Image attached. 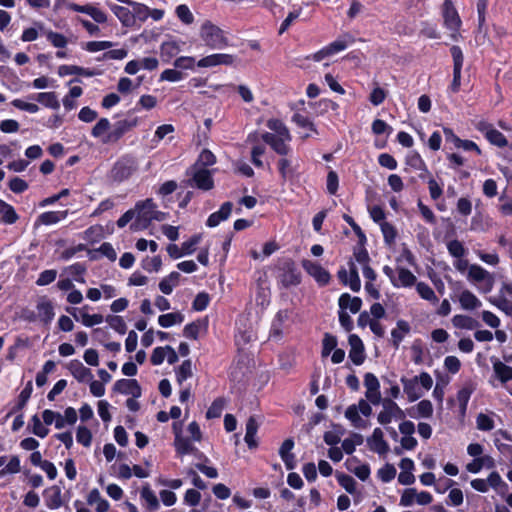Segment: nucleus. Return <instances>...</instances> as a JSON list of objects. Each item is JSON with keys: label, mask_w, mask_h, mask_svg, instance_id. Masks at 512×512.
I'll return each mask as SVG.
<instances>
[{"label": "nucleus", "mask_w": 512, "mask_h": 512, "mask_svg": "<svg viewBox=\"0 0 512 512\" xmlns=\"http://www.w3.org/2000/svg\"><path fill=\"white\" fill-rule=\"evenodd\" d=\"M200 37L211 49H223L228 45L224 31L210 21L202 24Z\"/></svg>", "instance_id": "f257e3e1"}, {"label": "nucleus", "mask_w": 512, "mask_h": 512, "mask_svg": "<svg viewBox=\"0 0 512 512\" xmlns=\"http://www.w3.org/2000/svg\"><path fill=\"white\" fill-rule=\"evenodd\" d=\"M186 175L190 178L187 184L203 191H209L214 187L212 171L207 168L190 167L186 171Z\"/></svg>", "instance_id": "f03ea898"}, {"label": "nucleus", "mask_w": 512, "mask_h": 512, "mask_svg": "<svg viewBox=\"0 0 512 512\" xmlns=\"http://www.w3.org/2000/svg\"><path fill=\"white\" fill-rule=\"evenodd\" d=\"M137 169V160L132 156H125L115 164L113 177L118 181H123L128 179Z\"/></svg>", "instance_id": "7ed1b4c3"}, {"label": "nucleus", "mask_w": 512, "mask_h": 512, "mask_svg": "<svg viewBox=\"0 0 512 512\" xmlns=\"http://www.w3.org/2000/svg\"><path fill=\"white\" fill-rule=\"evenodd\" d=\"M433 498L429 492L422 491L418 493L414 488L405 489L400 498V505L404 507H409L414 504V502L419 505H428L432 502Z\"/></svg>", "instance_id": "20e7f679"}, {"label": "nucleus", "mask_w": 512, "mask_h": 512, "mask_svg": "<svg viewBox=\"0 0 512 512\" xmlns=\"http://www.w3.org/2000/svg\"><path fill=\"white\" fill-rule=\"evenodd\" d=\"M137 123V119L117 121L113 125L112 130L102 138V143L108 144L117 142L126 132L135 127Z\"/></svg>", "instance_id": "39448f33"}, {"label": "nucleus", "mask_w": 512, "mask_h": 512, "mask_svg": "<svg viewBox=\"0 0 512 512\" xmlns=\"http://www.w3.org/2000/svg\"><path fill=\"white\" fill-rule=\"evenodd\" d=\"M303 269L315 279L319 285H326L330 281L329 272L324 269L320 264L311 260L304 259L301 262Z\"/></svg>", "instance_id": "423d86ee"}, {"label": "nucleus", "mask_w": 512, "mask_h": 512, "mask_svg": "<svg viewBox=\"0 0 512 512\" xmlns=\"http://www.w3.org/2000/svg\"><path fill=\"white\" fill-rule=\"evenodd\" d=\"M364 385L366 387V399L373 405H379L382 397L380 393V383L377 377L372 373H366L364 376Z\"/></svg>", "instance_id": "0eeeda50"}, {"label": "nucleus", "mask_w": 512, "mask_h": 512, "mask_svg": "<svg viewBox=\"0 0 512 512\" xmlns=\"http://www.w3.org/2000/svg\"><path fill=\"white\" fill-rule=\"evenodd\" d=\"M261 138L279 155L286 156L291 151V148L288 145L291 139H285L283 136H277L270 132L263 133Z\"/></svg>", "instance_id": "6e6552de"}, {"label": "nucleus", "mask_w": 512, "mask_h": 512, "mask_svg": "<svg viewBox=\"0 0 512 512\" xmlns=\"http://www.w3.org/2000/svg\"><path fill=\"white\" fill-rule=\"evenodd\" d=\"M280 281L284 287L297 286L301 282V274L292 261L286 262L280 275Z\"/></svg>", "instance_id": "1a4fd4ad"}, {"label": "nucleus", "mask_w": 512, "mask_h": 512, "mask_svg": "<svg viewBox=\"0 0 512 512\" xmlns=\"http://www.w3.org/2000/svg\"><path fill=\"white\" fill-rule=\"evenodd\" d=\"M115 392L132 395L134 398L141 396V387L135 379H120L113 386Z\"/></svg>", "instance_id": "9d476101"}, {"label": "nucleus", "mask_w": 512, "mask_h": 512, "mask_svg": "<svg viewBox=\"0 0 512 512\" xmlns=\"http://www.w3.org/2000/svg\"><path fill=\"white\" fill-rule=\"evenodd\" d=\"M234 56L230 54H212L203 57L197 62L198 67H214L218 65H232L234 63Z\"/></svg>", "instance_id": "9b49d317"}, {"label": "nucleus", "mask_w": 512, "mask_h": 512, "mask_svg": "<svg viewBox=\"0 0 512 512\" xmlns=\"http://www.w3.org/2000/svg\"><path fill=\"white\" fill-rule=\"evenodd\" d=\"M367 443L370 449L380 455L386 454L389 451V445L384 440V433L381 428H375L372 435L367 438Z\"/></svg>", "instance_id": "f8f14e48"}, {"label": "nucleus", "mask_w": 512, "mask_h": 512, "mask_svg": "<svg viewBox=\"0 0 512 512\" xmlns=\"http://www.w3.org/2000/svg\"><path fill=\"white\" fill-rule=\"evenodd\" d=\"M443 17L447 28L454 31L458 30L461 20L451 0H445L443 4Z\"/></svg>", "instance_id": "ddd939ff"}, {"label": "nucleus", "mask_w": 512, "mask_h": 512, "mask_svg": "<svg viewBox=\"0 0 512 512\" xmlns=\"http://www.w3.org/2000/svg\"><path fill=\"white\" fill-rule=\"evenodd\" d=\"M349 344L351 347L349 358L355 365L362 364L365 359L362 340L357 335L352 334L349 336Z\"/></svg>", "instance_id": "4468645a"}, {"label": "nucleus", "mask_w": 512, "mask_h": 512, "mask_svg": "<svg viewBox=\"0 0 512 512\" xmlns=\"http://www.w3.org/2000/svg\"><path fill=\"white\" fill-rule=\"evenodd\" d=\"M67 369L79 382H88L93 379L91 370L85 367L79 360H72L68 363Z\"/></svg>", "instance_id": "2eb2a0df"}, {"label": "nucleus", "mask_w": 512, "mask_h": 512, "mask_svg": "<svg viewBox=\"0 0 512 512\" xmlns=\"http://www.w3.org/2000/svg\"><path fill=\"white\" fill-rule=\"evenodd\" d=\"M401 383L403 384L404 392L407 394L408 400L410 402H414L422 397L423 392L419 387L418 377H414L412 379L402 377Z\"/></svg>", "instance_id": "dca6fc26"}, {"label": "nucleus", "mask_w": 512, "mask_h": 512, "mask_svg": "<svg viewBox=\"0 0 512 512\" xmlns=\"http://www.w3.org/2000/svg\"><path fill=\"white\" fill-rule=\"evenodd\" d=\"M491 362L493 365L494 375L502 384L512 380V367L504 364L495 357L491 358Z\"/></svg>", "instance_id": "f3484780"}, {"label": "nucleus", "mask_w": 512, "mask_h": 512, "mask_svg": "<svg viewBox=\"0 0 512 512\" xmlns=\"http://www.w3.org/2000/svg\"><path fill=\"white\" fill-rule=\"evenodd\" d=\"M111 10L123 26L132 27L135 25V14H133V11H131L129 8L119 5H112Z\"/></svg>", "instance_id": "a211bd4d"}, {"label": "nucleus", "mask_w": 512, "mask_h": 512, "mask_svg": "<svg viewBox=\"0 0 512 512\" xmlns=\"http://www.w3.org/2000/svg\"><path fill=\"white\" fill-rule=\"evenodd\" d=\"M155 204L152 199H146L145 201L138 202L135 206V213L137 212L136 221L131 224L130 229L137 231L140 227V222L143 221V214L154 211Z\"/></svg>", "instance_id": "6ab92c4d"}, {"label": "nucleus", "mask_w": 512, "mask_h": 512, "mask_svg": "<svg viewBox=\"0 0 512 512\" xmlns=\"http://www.w3.org/2000/svg\"><path fill=\"white\" fill-rule=\"evenodd\" d=\"M233 204L231 202H225L220 207L219 211L212 213L208 220L207 225L209 227H216L221 221L226 220L232 212Z\"/></svg>", "instance_id": "aec40b11"}, {"label": "nucleus", "mask_w": 512, "mask_h": 512, "mask_svg": "<svg viewBox=\"0 0 512 512\" xmlns=\"http://www.w3.org/2000/svg\"><path fill=\"white\" fill-rule=\"evenodd\" d=\"M258 428L259 424L256 421L255 417H249V419L246 422V434L244 440L250 449H255L258 446V441L256 440Z\"/></svg>", "instance_id": "412c9836"}, {"label": "nucleus", "mask_w": 512, "mask_h": 512, "mask_svg": "<svg viewBox=\"0 0 512 512\" xmlns=\"http://www.w3.org/2000/svg\"><path fill=\"white\" fill-rule=\"evenodd\" d=\"M38 317L45 324H48L54 318V307L52 302L46 298H41L37 303Z\"/></svg>", "instance_id": "4be33fe9"}, {"label": "nucleus", "mask_w": 512, "mask_h": 512, "mask_svg": "<svg viewBox=\"0 0 512 512\" xmlns=\"http://www.w3.org/2000/svg\"><path fill=\"white\" fill-rule=\"evenodd\" d=\"M338 304L340 309H349L351 313L356 314L361 309L362 300L359 297H351L350 294L344 293L340 296Z\"/></svg>", "instance_id": "5701e85b"}, {"label": "nucleus", "mask_w": 512, "mask_h": 512, "mask_svg": "<svg viewBox=\"0 0 512 512\" xmlns=\"http://www.w3.org/2000/svg\"><path fill=\"white\" fill-rule=\"evenodd\" d=\"M382 410L378 414L377 421L381 425H388L393 420V400L391 398L381 399Z\"/></svg>", "instance_id": "b1692460"}, {"label": "nucleus", "mask_w": 512, "mask_h": 512, "mask_svg": "<svg viewBox=\"0 0 512 512\" xmlns=\"http://www.w3.org/2000/svg\"><path fill=\"white\" fill-rule=\"evenodd\" d=\"M140 497L145 502L149 510H157L160 507L159 500L148 484L144 485L140 491Z\"/></svg>", "instance_id": "393cba45"}, {"label": "nucleus", "mask_w": 512, "mask_h": 512, "mask_svg": "<svg viewBox=\"0 0 512 512\" xmlns=\"http://www.w3.org/2000/svg\"><path fill=\"white\" fill-rule=\"evenodd\" d=\"M87 503L89 505H95L97 512H107L109 509V503L107 500L102 498L98 489H92L87 496Z\"/></svg>", "instance_id": "a878e982"}, {"label": "nucleus", "mask_w": 512, "mask_h": 512, "mask_svg": "<svg viewBox=\"0 0 512 512\" xmlns=\"http://www.w3.org/2000/svg\"><path fill=\"white\" fill-rule=\"evenodd\" d=\"M58 74L60 76H66V75H82L86 77H92L97 75L96 72L76 66V65H61L58 68Z\"/></svg>", "instance_id": "bb28decb"}, {"label": "nucleus", "mask_w": 512, "mask_h": 512, "mask_svg": "<svg viewBox=\"0 0 512 512\" xmlns=\"http://www.w3.org/2000/svg\"><path fill=\"white\" fill-rule=\"evenodd\" d=\"M174 446H175L176 452L179 455H186V454L198 452V449L191 444L189 439L184 438L179 433H177V437H175Z\"/></svg>", "instance_id": "cd10ccee"}, {"label": "nucleus", "mask_w": 512, "mask_h": 512, "mask_svg": "<svg viewBox=\"0 0 512 512\" xmlns=\"http://www.w3.org/2000/svg\"><path fill=\"white\" fill-rule=\"evenodd\" d=\"M181 51L180 46L175 41H167L162 43L160 47V55L163 61L169 62Z\"/></svg>", "instance_id": "c85d7f7f"}, {"label": "nucleus", "mask_w": 512, "mask_h": 512, "mask_svg": "<svg viewBox=\"0 0 512 512\" xmlns=\"http://www.w3.org/2000/svg\"><path fill=\"white\" fill-rule=\"evenodd\" d=\"M493 277L487 270L482 268L479 265L473 264L470 265L468 271V279L473 282H485L486 280Z\"/></svg>", "instance_id": "c756f323"}, {"label": "nucleus", "mask_w": 512, "mask_h": 512, "mask_svg": "<svg viewBox=\"0 0 512 512\" xmlns=\"http://www.w3.org/2000/svg\"><path fill=\"white\" fill-rule=\"evenodd\" d=\"M68 215V211H49L42 213L38 220L44 225H52L64 220Z\"/></svg>", "instance_id": "7c9ffc66"}, {"label": "nucleus", "mask_w": 512, "mask_h": 512, "mask_svg": "<svg viewBox=\"0 0 512 512\" xmlns=\"http://www.w3.org/2000/svg\"><path fill=\"white\" fill-rule=\"evenodd\" d=\"M0 217L1 221L6 224H13L18 220L14 208L0 199Z\"/></svg>", "instance_id": "2f4dec72"}, {"label": "nucleus", "mask_w": 512, "mask_h": 512, "mask_svg": "<svg viewBox=\"0 0 512 512\" xmlns=\"http://www.w3.org/2000/svg\"><path fill=\"white\" fill-rule=\"evenodd\" d=\"M461 306L467 310H473L481 306L478 298L469 290H465L459 297Z\"/></svg>", "instance_id": "473e14b6"}, {"label": "nucleus", "mask_w": 512, "mask_h": 512, "mask_svg": "<svg viewBox=\"0 0 512 512\" xmlns=\"http://www.w3.org/2000/svg\"><path fill=\"white\" fill-rule=\"evenodd\" d=\"M180 279V273L178 272H172L169 276L162 279L159 283V289L164 294H171L173 291V287L178 284Z\"/></svg>", "instance_id": "72a5a7b5"}, {"label": "nucleus", "mask_w": 512, "mask_h": 512, "mask_svg": "<svg viewBox=\"0 0 512 512\" xmlns=\"http://www.w3.org/2000/svg\"><path fill=\"white\" fill-rule=\"evenodd\" d=\"M489 302L503 311L506 315L512 317V300L507 296L490 297Z\"/></svg>", "instance_id": "f704fd0d"}, {"label": "nucleus", "mask_w": 512, "mask_h": 512, "mask_svg": "<svg viewBox=\"0 0 512 512\" xmlns=\"http://www.w3.org/2000/svg\"><path fill=\"white\" fill-rule=\"evenodd\" d=\"M267 127L277 136H283L285 139H291V134L286 125L279 119H269Z\"/></svg>", "instance_id": "c9c22d12"}, {"label": "nucleus", "mask_w": 512, "mask_h": 512, "mask_svg": "<svg viewBox=\"0 0 512 512\" xmlns=\"http://www.w3.org/2000/svg\"><path fill=\"white\" fill-rule=\"evenodd\" d=\"M36 100L42 105L52 109H58L60 107L59 101L54 92L38 93L36 96Z\"/></svg>", "instance_id": "e433bc0d"}, {"label": "nucleus", "mask_w": 512, "mask_h": 512, "mask_svg": "<svg viewBox=\"0 0 512 512\" xmlns=\"http://www.w3.org/2000/svg\"><path fill=\"white\" fill-rule=\"evenodd\" d=\"M215 163V155L210 150L203 149L198 156L197 161L192 165V167L207 168L208 166H212Z\"/></svg>", "instance_id": "4c0bfd02"}, {"label": "nucleus", "mask_w": 512, "mask_h": 512, "mask_svg": "<svg viewBox=\"0 0 512 512\" xmlns=\"http://www.w3.org/2000/svg\"><path fill=\"white\" fill-rule=\"evenodd\" d=\"M345 417L351 421L355 428H365L366 422L359 416L358 408L355 404L350 405L345 411Z\"/></svg>", "instance_id": "58836bf2"}, {"label": "nucleus", "mask_w": 512, "mask_h": 512, "mask_svg": "<svg viewBox=\"0 0 512 512\" xmlns=\"http://www.w3.org/2000/svg\"><path fill=\"white\" fill-rule=\"evenodd\" d=\"M183 321H184V316L179 312L163 314V315H160L158 318V322H159L160 326H162L164 328H168L177 323L180 324Z\"/></svg>", "instance_id": "ea45409f"}, {"label": "nucleus", "mask_w": 512, "mask_h": 512, "mask_svg": "<svg viewBox=\"0 0 512 512\" xmlns=\"http://www.w3.org/2000/svg\"><path fill=\"white\" fill-rule=\"evenodd\" d=\"M416 290L421 298L436 304L438 302V297L436 296L434 290L426 283L419 282L416 285Z\"/></svg>", "instance_id": "a19ab883"}, {"label": "nucleus", "mask_w": 512, "mask_h": 512, "mask_svg": "<svg viewBox=\"0 0 512 512\" xmlns=\"http://www.w3.org/2000/svg\"><path fill=\"white\" fill-rule=\"evenodd\" d=\"M192 362L191 360H185L182 362L178 370L176 371V379L179 385H182L184 381L192 377Z\"/></svg>", "instance_id": "79ce46f5"}, {"label": "nucleus", "mask_w": 512, "mask_h": 512, "mask_svg": "<svg viewBox=\"0 0 512 512\" xmlns=\"http://www.w3.org/2000/svg\"><path fill=\"white\" fill-rule=\"evenodd\" d=\"M226 405V400L224 398H217L215 399L211 406L208 408L206 412V417L208 419H214L221 416L222 411Z\"/></svg>", "instance_id": "37998d69"}, {"label": "nucleus", "mask_w": 512, "mask_h": 512, "mask_svg": "<svg viewBox=\"0 0 512 512\" xmlns=\"http://www.w3.org/2000/svg\"><path fill=\"white\" fill-rule=\"evenodd\" d=\"M352 291L358 292L361 288V282L358 275L357 268L355 264L350 261L349 262V275H348V284Z\"/></svg>", "instance_id": "c03bdc74"}, {"label": "nucleus", "mask_w": 512, "mask_h": 512, "mask_svg": "<svg viewBox=\"0 0 512 512\" xmlns=\"http://www.w3.org/2000/svg\"><path fill=\"white\" fill-rule=\"evenodd\" d=\"M415 409L417 414H412L413 417L430 418L433 414V405L429 400L420 401Z\"/></svg>", "instance_id": "a18cd8bd"}, {"label": "nucleus", "mask_w": 512, "mask_h": 512, "mask_svg": "<svg viewBox=\"0 0 512 512\" xmlns=\"http://www.w3.org/2000/svg\"><path fill=\"white\" fill-rule=\"evenodd\" d=\"M380 226L385 243L388 245H392L397 236V231L395 227L388 222H382Z\"/></svg>", "instance_id": "49530a36"}, {"label": "nucleus", "mask_w": 512, "mask_h": 512, "mask_svg": "<svg viewBox=\"0 0 512 512\" xmlns=\"http://www.w3.org/2000/svg\"><path fill=\"white\" fill-rule=\"evenodd\" d=\"M452 322L455 327L464 329H473L477 325V322L473 318L465 315H455Z\"/></svg>", "instance_id": "de8ad7c7"}, {"label": "nucleus", "mask_w": 512, "mask_h": 512, "mask_svg": "<svg viewBox=\"0 0 512 512\" xmlns=\"http://www.w3.org/2000/svg\"><path fill=\"white\" fill-rule=\"evenodd\" d=\"M473 387L465 386L457 393V401L459 403L461 411L464 413L467 408L468 401L473 393Z\"/></svg>", "instance_id": "09e8293b"}, {"label": "nucleus", "mask_w": 512, "mask_h": 512, "mask_svg": "<svg viewBox=\"0 0 512 512\" xmlns=\"http://www.w3.org/2000/svg\"><path fill=\"white\" fill-rule=\"evenodd\" d=\"M337 339L335 336L325 333L322 341V356H328L333 350L336 349Z\"/></svg>", "instance_id": "8fccbe9b"}, {"label": "nucleus", "mask_w": 512, "mask_h": 512, "mask_svg": "<svg viewBox=\"0 0 512 512\" xmlns=\"http://www.w3.org/2000/svg\"><path fill=\"white\" fill-rule=\"evenodd\" d=\"M487 140L498 147H505L507 145L506 137L495 128L487 132Z\"/></svg>", "instance_id": "3c124183"}, {"label": "nucleus", "mask_w": 512, "mask_h": 512, "mask_svg": "<svg viewBox=\"0 0 512 512\" xmlns=\"http://www.w3.org/2000/svg\"><path fill=\"white\" fill-rule=\"evenodd\" d=\"M133 14H135V21L138 19L141 22H144L148 19L150 14V8L145 4L134 2L132 5Z\"/></svg>", "instance_id": "603ef678"}, {"label": "nucleus", "mask_w": 512, "mask_h": 512, "mask_svg": "<svg viewBox=\"0 0 512 512\" xmlns=\"http://www.w3.org/2000/svg\"><path fill=\"white\" fill-rule=\"evenodd\" d=\"M448 252L455 258H463L466 254V249L463 244L458 240H451L447 244Z\"/></svg>", "instance_id": "864d4df0"}, {"label": "nucleus", "mask_w": 512, "mask_h": 512, "mask_svg": "<svg viewBox=\"0 0 512 512\" xmlns=\"http://www.w3.org/2000/svg\"><path fill=\"white\" fill-rule=\"evenodd\" d=\"M176 15L186 25L192 24L194 21L193 14L185 4L177 6Z\"/></svg>", "instance_id": "5fc2aeb1"}, {"label": "nucleus", "mask_w": 512, "mask_h": 512, "mask_svg": "<svg viewBox=\"0 0 512 512\" xmlns=\"http://www.w3.org/2000/svg\"><path fill=\"white\" fill-rule=\"evenodd\" d=\"M106 321L109 323L110 327L113 328L120 334H125L127 330V326L125 321L121 316H108Z\"/></svg>", "instance_id": "6e6d98bb"}, {"label": "nucleus", "mask_w": 512, "mask_h": 512, "mask_svg": "<svg viewBox=\"0 0 512 512\" xmlns=\"http://www.w3.org/2000/svg\"><path fill=\"white\" fill-rule=\"evenodd\" d=\"M398 281L402 286H412L415 281L416 277L413 275V273L405 268H399L398 270Z\"/></svg>", "instance_id": "4d7b16f0"}, {"label": "nucleus", "mask_w": 512, "mask_h": 512, "mask_svg": "<svg viewBox=\"0 0 512 512\" xmlns=\"http://www.w3.org/2000/svg\"><path fill=\"white\" fill-rule=\"evenodd\" d=\"M110 122L107 118H101L92 128L91 134L95 138L103 136L110 129Z\"/></svg>", "instance_id": "13d9d810"}, {"label": "nucleus", "mask_w": 512, "mask_h": 512, "mask_svg": "<svg viewBox=\"0 0 512 512\" xmlns=\"http://www.w3.org/2000/svg\"><path fill=\"white\" fill-rule=\"evenodd\" d=\"M20 468V460L18 456H12L6 466L0 470V474H2V476L15 474L20 471Z\"/></svg>", "instance_id": "bf43d9fd"}, {"label": "nucleus", "mask_w": 512, "mask_h": 512, "mask_svg": "<svg viewBox=\"0 0 512 512\" xmlns=\"http://www.w3.org/2000/svg\"><path fill=\"white\" fill-rule=\"evenodd\" d=\"M337 480L339 484L348 492V493H354L356 481L353 477L346 474H338Z\"/></svg>", "instance_id": "052dcab7"}, {"label": "nucleus", "mask_w": 512, "mask_h": 512, "mask_svg": "<svg viewBox=\"0 0 512 512\" xmlns=\"http://www.w3.org/2000/svg\"><path fill=\"white\" fill-rule=\"evenodd\" d=\"M76 439L83 446L88 447L91 444L92 434L85 426H79L77 429Z\"/></svg>", "instance_id": "680f3d73"}, {"label": "nucleus", "mask_w": 512, "mask_h": 512, "mask_svg": "<svg viewBox=\"0 0 512 512\" xmlns=\"http://www.w3.org/2000/svg\"><path fill=\"white\" fill-rule=\"evenodd\" d=\"M477 428L482 431H490L494 428V421L486 414L480 413L476 419Z\"/></svg>", "instance_id": "e2e57ef3"}, {"label": "nucleus", "mask_w": 512, "mask_h": 512, "mask_svg": "<svg viewBox=\"0 0 512 512\" xmlns=\"http://www.w3.org/2000/svg\"><path fill=\"white\" fill-rule=\"evenodd\" d=\"M31 421L33 424L32 432L36 436H38L40 438H44L48 435L49 429L42 424L41 420L39 419V417L37 415H34L31 419Z\"/></svg>", "instance_id": "0e129e2a"}, {"label": "nucleus", "mask_w": 512, "mask_h": 512, "mask_svg": "<svg viewBox=\"0 0 512 512\" xmlns=\"http://www.w3.org/2000/svg\"><path fill=\"white\" fill-rule=\"evenodd\" d=\"M56 276H57V271L56 270H45L43 272L40 273L37 281H36V284L39 285V286H45V285H48L50 283H52L55 279H56Z\"/></svg>", "instance_id": "69168bd1"}, {"label": "nucleus", "mask_w": 512, "mask_h": 512, "mask_svg": "<svg viewBox=\"0 0 512 512\" xmlns=\"http://www.w3.org/2000/svg\"><path fill=\"white\" fill-rule=\"evenodd\" d=\"M396 469L393 465L387 464L378 470V476L383 482H390L395 478Z\"/></svg>", "instance_id": "338daca9"}, {"label": "nucleus", "mask_w": 512, "mask_h": 512, "mask_svg": "<svg viewBox=\"0 0 512 512\" xmlns=\"http://www.w3.org/2000/svg\"><path fill=\"white\" fill-rule=\"evenodd\" d=\"M103 316L101 314L90 315L88 313H81V322L87 326L92 327L103 322Z\"/></svg>", "instance_id": "774afa93"}]
</instances>
